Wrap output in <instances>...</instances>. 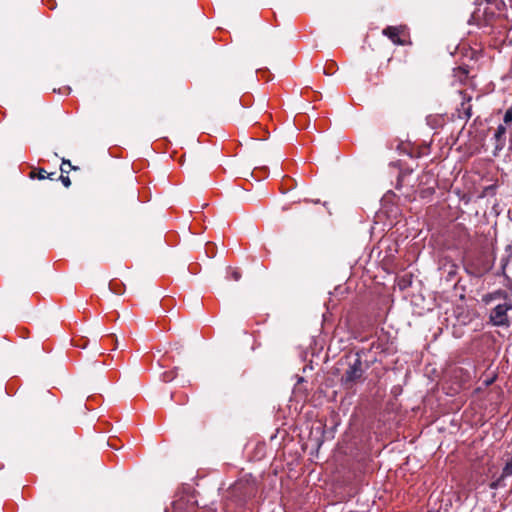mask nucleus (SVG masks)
<instances>
[{
    "mask_svg": "<svg viewBox=\"0 0 512 512\" xmlns=\"http://www.w3.org/2000/svg\"><path fill=\"white\" fill-rule=\"evenodd\" d=\"M503 121L507 125L512 123V106L505 112Z\"/></svg>",
    "mask_w": 512,
    "mask_h": 512,
    "instance_id": "12",
    "label": "nucleus"
},
{
    "mask_svg": "<svg viewBox=\"0 0 512 512\" xmlns=\"http://www.w3.org/2000/svg\"><path fill=\"white\" fill-rule=\"evenodd\" d=\"M110 289H111V291H113L114 293H117V294H118V293H120L116 288H114V287L112 286V284H110Z\"/></svg>",
    "mask_w": 512,
    "mask_h": 512,
    "instance_id": "17",
    "label": "nucleus"
},
{
    "mask_svg": "<svg viewBox=\"0 0 512 512\" xmlns=\"http://www.w3.org/2000/svg\"><path fill=\"white\" fill-rule=\"evenodd\" d=\"M383 34L387 36L396 45H408L411 44L408 37L407 29L405 26H387L383 29Z\"/></svg>",
    "mask_w": 512,
    "mask_h": 512,
    "instance_id": "2",
    "label": "nucleus"
},
{
    "mask_svg": "<svg viewBox=\"0 0 512 512\" xmlns=\"http://www.w3.org/2000/svg\"><path fill=\"white\" fill-rule=\"evenodd\" d=\"M484 14H486V15L488 16L487 9H485ZM493 16H494V12H491V13L489 14V18H487V19H486L487 23H489V22H490V20H491V18H492Z\"/></svg>",
    "mask_w": 512,
    "mask_h": 512,
    "instance_id": "16",
    "label": "nucleus"
},
{
    "mask_svg": "<svg viewBox=\"0 0 512 512\" xmlns=\"http://www.w3.org/2000/svg\"><path fill=\"white\" fill-rule=\"evenodd\" d=\"M488 2H490L491 0H487Z\"/></svg>",
    "mask_w": 512,
    "mask_h": 512,
    "instance_id": "21",
    "label": "nucleus"
},
{
    "mask_svg": "<svg viewBox=\"0 0 512 512\" xmlns=\"http://www.w3.org/2000/svg\"><path fill=\"white\" fill-rule=\"evenodd\" d=\"M177 370L178 368H174L173 370H170V371H165L161 378H162V381L164 382H170L172 381L173 379H175V377L177 376Z\"/></svg>",
    "mask_w": 512,
    "mask_h": 512,
    "instance_id": "10",
    "label": "nucleus"
},
{
    "mask_svg": "<svg viewBox=\"0 0 512 512\" xmlns=\"http://www.w3.org/2000/svg\"><path fill=\"white\" fill-rule=\"evenodd\" d=\"M60 170L62 172V174H69V172L71 170H79V167L78 166H73L70 162V160L68 159H62V163H61V166H60Z\"/></svg>",
    "mask_w": 512,
    "mask_h": 512,
    "instance_id": "8",
    "label": "nucleus"
},
{
    "mask_svg": "<svg viewBox=\"0 0 512 512\" xmlns=\"http://www.w3.org/2000/svg\"><path fill=\"white\" fill-rule=\"evenodd\" d=\"M324 74H333V72H330V71L328 72V71L324 70Z\"/></svg>",
    "mask_w": 512,
    "mask_h": 512,
    "instance_id": "19",
    "label": "nucleus"
},
{
    "mask_svg": "<svg viewBox=\"0 0 512 512\" xmlns=\"http://www.w3.org/2000/svg\"><path fill=\"white\" fill-rule=\"evenodd\" d=\"M231 278L234 280V281H239L241 279V273L240 271L238 270H233L231 272Z\"/></svg>",
    "mask_w": 512,
    "mask_h": 512,
    "instance_id": "14",
    "label": "nucleus"
},
{
    "mask_svg": "<svg viewBox=\"0 0 512 512\" xmlns=\"http://www.w3.org/2000/svg\"><path fill=\"white\" fill-rule=\"evenodd\" d=\"M512 309V304H499L497 305L490 314V319L494 325L504 326L509 324L507 317V311Z\"/></svg>",
    "mask_w": 512,
    "mask_h": 512,
    "instance_id": "3",
    "label": "nucleus"
},
{
    "mask_svg": "<svg viewBox=\"0 0 512 512\" xmlns=\"http://www.w3.org/2000/svg\"><path fill=\"white\" fill-rule=\"evenodd\" d=\"M335 64L334 63H331L330 67H329V70H332V67L334 66Z\"/></svg>",
    "mask_w": 512,
    "mask_h": 512,
    "instance_id": "20",
    "label": "nucleus"
},
{
    "mask_svg": "<svg viewBox=\"0 0 512 512\" xmlns=\"http://www.w3.org/2000/svg\"><path fill=\"white\" fill-rule=\"evenodd\" d=\"M471 97H463V101L461 103V109L459 112L463 113L464 118L469 119L472 116V106L469 104Z\"/></svg>",
    "mask_w": 512,
    "mask_h": 512,
    "instance_id": "6",
    "label": "nucleus"
},
{
    "mask_svg": "<svg viewBox=\"0 0 512 512\" xmlns=\"http://www.w3.org/2000/svg\"><path fill=\"white\" fill-rule=\"evenodd\" d=\"M448 274H449V276H453V275L455 274V271H454V270H451V271H449V273H448Z\"/></svg>",
    "mask_w": 512,
    "mask_h": 512,
    "instance_id": "18",
    "label": "nucleus"
},
{
    "mask_svg": "<svg viewBox=\"0 0 512 512\" xmlns=\"http://www.w3.org/2000/svg\"><path fill=\"white\" fill-rule=\"evenodd\" d=\"M62 184L66 187V188H69L71 186V180L68 176V174H62L59 176L58 178Z\"/></svg>",
    "mask_w": 512,
    "mask_h": 512,
    "instance_id": "11",
    "label": "nucleus"
},
{
    "mask_svg": "<svg viewBox=\"0 0 512 512\" xmlns=\"http://www.w3.org/2000/svg\"><path fill=\"white\" fill-rule=\"evenodd\" d=\"M512 475V458L505 464L501 475L495 478L490 484L491 489H498L506 486L505 479Z\"/></svg>",
    "mask_w": 512,
    "mask_h": 512,
    "instance_id": "4",
    "label": "nucleus"
},
{
    "mask_svg": "<svg viewBox=\"0 0 512 512\" xmlns=\"http://www.w3.org/2000/svg\"><path fill=\"white\" fill-rule=\"evenodd\" d=\"M505 132H506V128L502 125H499L496 130L495 137L500 138L503 134H505Z\"/></svg>",
    "mask_w": 512,
    "mask_h": 512,
    "instance_id": "13",
    "label": "nucleus"
},
{
    "mask_svg": "<svg viewBox=\"0 0 512 512\" xmlns=\"http://www.w3.org/2000/svg\"><path fill=\"white\" fill-rule=\"evenodd\" d=\"M54 174H55V173H53V172L48 174L44 168H39V169L37 170V172L32 171V172L30 173V178H35V177H37L39 180H43V179H45V178H50V179H52V180H53V179H54V178H53V175H54Z\"/></svg>",
    "mask_w": 512,
    "mask_h": 512,
    "instance_id": "7",
    "label": "nucleus"
},
{
    "mask_svg": "<svg viewBox=\"0 0 512 512\" xmlns=\"http://www.w3.org/2000/svg\"><path fill=\"white\" fill-rule=\"evenodd\" d=\"M412 172H413L412 168H403L400 170V173L397 178L396 189H400V187L402 186V184L404 182L405 177L410 175Z\"/></svg>",
    "mask_w": 512,
    "mask_h": 512,
    "instance_id": "9",
    "label": "nucleus"
},
{
    "mask_svg": "<svg viewBox=\"0 0 512 512\" xmlns=\"http://www.w3.org/2000/svg\"><path fill=\"white\" fill-rule=\"evenodd\" d=\"M453 76L461 83H465V81L469 77V69L467 66H459L453 69Z\"/></svg>",
    "mask_w": 512,
    "mask_h": 512,
    "instance_id": "5",
    "label": "nucleus"
},
{
    "mask_svg": "<svg viewBox=\"0 0 512 512\" xmlns=\"http://www.w3.org/2000/svg\"><path fill=\"white\" fill-rule=\"evenodd\" d=\"M368 369V365L362 361L361 356L357 353L353 360L349 362L348 368L340 378L341 385L345 389H352L356 384L364 380V373Z\"/></svg>",
    "mask_w": 512,
    "mask_h": 512,
    "instance_id": "1",
    "label": "nucleus"
},
{
    "mask_svg": "<svg viewBox=\"0 0 512 512\" xmlns=\"http://www.w3.org/2000/svg\"><path fill=\"white\" fill-rule=\"evenodd\" d=\"M434 188L433 187H429V188H426L424 189L422 192H421V196L422 197H425L426 195H431L434 193Z\"/></svg>",
    "mask_w": 512,
    "mask_h": 512,
    "instance_id": "15",
    "label": "nucleus"
}]
</instances>
